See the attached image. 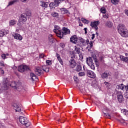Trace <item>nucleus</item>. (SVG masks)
<instances>
[{"instance_id":"1","label":"nucleus","mask_w":128,"mask_h":128,"mask_svg":"<svg viewBox=\"0 0 128 128\" xmlns=\"http://www.w3.org/2000/svg\"><path fill=\"white\" fill-rule=\"evenodd\" d=\"M1 88L2 90H8V86H12V88H18V82L15 81H12L10 84L8 82V78H4L3 79V82L0 84Z\"/></svg>"},{"instance_id":"2","label":"nucleus","mask_w":128,"mask_h":128,"mask_svg":"<svg viewBox=\"0 0 128 128\" xmlns=\"http://www.w3.org/2000/svg\"><path fill=\"white\" fill-rule=\"evenodd\" d=\"M118 30L122 38L128 37V30L124 24H119L117 27Z\"/></svg>"},{"instance_id":"3","label":"nucleus","mask_w":128,"mask_h":128,"mask_svg":"<svg viewBox=\"0 0 128 128\" xmlns=\"http://www.w3.org/2000/svg\"><path fill=\"white\" fill-rule=\"evenodd\" d=\"M28 14L26 13H22L20 16L19 20L18 22V26H20L21 28H24L23 25L24 24V22H26V20H28Z\"/></svg>"},{"instance_id":"4","label":"nucleus","mask_w":128,"mask_h":128,"mask_svg":"<svg viewBox=\"0 0 128 128\" xmlns=\"http://www.w3.org/2000/svg\"><path fill=\"white\" fill-rule=\"evenodd\" d=\"M19 122L22 124H24L26 128L30 126V122H28V118L24 116H20L19 117Z\"/></svg>"},{"instance_id":"5","label":"nucleus","mask_w":128,"mask_h":128,"mask_svg":"<svg viewBox=\"0 0 128 128\" xmlns=\"http://www.w3.org/2000/svg\"><path fill=\"white\" fill-rule=\"evenodd\" d=\"M54 30H53V32L56 34V36H58V38H62V34H60L62 30H60V26L55 25L54 26Z\"/></svg>"},{"instance_id":"6","label":"nucleus","mask_w":128,"mask_h":128,"mask_svg":"<svg viewBox=\"0 0 128 128\" xmlns=\"http://www.w3.org/2000/svg\"><path fill=\"white\" fill-rule=\"evenodd\" d=\"M46 68V66H42V68H40V67H37L35 70L36 74H37V76H40L44 72H44Z\"/></svg>"},{"instance_id":"7","label":"nucleus","mask_w":128,"mask_h":128,"mask_svg":"<svg viewBox=\"0 0 128 128\" xmlns=\"http://www.w3.org/2000/svg\"><path fill=\"white\" fill-rule=\"evenodd\" d=\"M18 70L20 72H24L26 70V72H28V70H30V68L28 67V66L26 65H21L18 66Z\"/></svg>"},{"instance_id":"8","label":"nucleus","mask_w":128,"mask_h":128,"mask_svg":"<svg viewBox=\"0 0 128 128\" xmlns=\"http://www.w3.org/2000/svg\"><path fill=\"white\" fill-rule=\"evenodd\" d=\"M100 24V21L92 22L90 26L92 28L95 30V32H96L98 30V25Z\"/></svg>"},{"instance_id":"9","label":"nucleus","mask_w":128,"mask_h":128,"mask_svg":"<svg viewBox=\"0 0 128 128\" xmlns=\"http://www.w3.org/2000/svg\"><path fill=\"white\" fill-rule=\"evenodd\" d=\"M74 52H76V54H80V48L78 47V46H74V50L71 52V54L73 57L76 56V53Z\"/></svg>"},{"instance_id":"10","label":"nucleus","mask_w":128,"mask_h":128,"mask_svg":"<svg viewBox=\"0 0 128 128\" xmlns=\"http://www.w3.org/2000/svg\"><path fill=\"white\" fill-rule=\"evenodd\" d=\"M117 94V98L118 100V102H122L124 101V96H122V94L120 92H116Z\"/></svg>"},{"instance_id":"11","label":"nucleus","mask_w":128,"mask_h":128,"mask_svg":"<svg viewBox=\"0 0 128 128\" xmlns=\"http://www.w3.org/2000/svg\"><path fill=\"white\" fill-rule=\"evenodd\" d=\"M111 74L110 71L106 70L101 74V77L102 78H108V76H110Z\"/></svg>"},{"instance_id":"12","label":"nucleus","mask_w":128,"mask_h":128,"mask_svg":"<svg viewBox=\"0 0 128 128\" xmlns=\"http://www.w3.org/2000/svg\"><path fill=\"white\" fill-rule=\"evenodd\" d=\"M70 32V30H68V28L64 27L62 28V32L61 31L60 34H62V38H64V34H68Z\"/></svg>"},{"instance_id":"13","label":"nucleus","mask_w":128,"mask_h":128,"mask_svg":"<svg viewBox=\"0 0 128 128\" xmlns=\"http://www.w3.org/2000/svg\"><path fill=\"white\" fill-rule=\"evenodd\" d=\"M87 75L88 78H96V74L92 70H88L87 71Z\"/></svg>"},{"instance_id":"14","label":"nucleus","mask_w":128,"mask_h":128,"mask_svg":"<svg viewBox=\"0 0 128 128\" xmlns=\"http://www.w3.org/2000/svg\"><path fill=\"white\" fill-rule=\"evenodd\" d=\"M12 35L15 40H22V36L18 34L14 33Z\"/></svg>"},{"instance_id":"15","label":"nucleus","mask_w":128,"mask_h":128,"mask_svg":"<svg viewBox=\"0 0 128 128\" xmlns=\"http://www.w3.org/2000/svg\"><path fill=\"white\" fill-rule=\"evenodd\" d=\"M124 88H126V86L124 85L123 84H121L120 85H117L116 86V90L118 92H119L118 90H124Z\"/></svg>"},{"instance_id":"16","label":"nucleus","mask_w":128,"mask_h":128,"mask_svg":"<svg viewBox=\"0 0 128 128\" xmlns=\"http://www.w3.org/2000/svg\"><path fill=\"white\" fill-rule=\"evenodd\" d=\"M78 36L74 35L73 36H72L70 38V40L72 42L73 44H75L78 42Z\"/></svg>"},{"instance_id":"17","label":"nucleus","mask_w":128,"mask_h":128,"mask_svg":"<svg viewBox=\"0 0 128 128\" xmlns=\"http://www.w3.org/2000/svg\"><path fill=\"white\" fill-rule=\"evenodd\" d=\"M8 34V30H2L0 31V37L2 38V36H6V34Z\"/></svg>"},{"instance_id":"18","label":"nucleus","mask_w":128,"mask_h":128,"mask_svg":"<svg viewBox=\"0 0 128 128\" xmlns=\"http://www.w3.org/2000/svg\"><path fill=\"white\" fill-rule=\"evenodd\" d=\"M86 62L88 66H90L91 64H94V61H92V57L86 58Z\"/></svg>"},{"instance_id":"19","label":"nucleus","mask_w":128,"mask_h":128,"mask_svg":"<svg viewBox=\"0 0 128 128\" xmlns=\"http://www.w3.org/2000/svg\"><path fill=\"white\" fill-rule=\"evenodd\" d=\"M60 10L63 14H66L68 16L70 14L68 10H67V9L66 8H60Z\"/></svg>"},{"instance_id":"20","label":"nucleus","mask_w":128,"mask_h":128,"mask_svg":"<svg viewBox=\"0 0 128 128\" xmlns=\"http://www.w3.org/2000/svg\"><path fill=\"white\" fill-rule=\"evenodd\" d=\"M49 6L51 10H54L56 6H58L56 4V3L54 0V2H52L50 4Z\"/></svg>"},{"instance_id":"21","label":"nucleus","mask_w":128,"mask_h":128,"mask_svg":"<svg viewBox=\"0 0 128 128\" xmlns=\"http://www.w3.org/2000/svg\"><path fill=\"white\" fill-rule=\"evenodd\" d=\"M56 57L57 58V60H58L60 64H62V66H63L64 62L62 61V58H60V54L56 53Z\"/></svg>"},{"instance_id":"22","label":"nucleus","mask_w":128,"mask_h":128,"mask_svg":"<svg viewBox=\"0 0 128 128\" xmlns=\"http://www.w3.org/2000/svg\"><path fill=\"white\" fill-rule=\"evenodd\" d=\"M69 62L70 66L72 68H74V66H76V61L74 60H70Z\"/></svg>"},{"instance_id":"23","label":"nucleus","mask_w":128,"mask_h":128,"mask_svg":"<svg viewBox=\"0 0 128 128\" xmlns=\"http://www.w3.org/2000/svg\"><path fill=\"white\" fill-rule=\"evenodd\" d=\"M120 60H122V62H125L128 64V57H124L122 55H120Z\"/></svg>"},{"instance_id":"24","label":"nucleus","mask_w":128,"mask_h":128,"mask_svg":"<svg viewBox=\"0 0 128 128\" xmlns=\"http://www.w3.org/2000/svg\"><path fill=\"white\" fill-rule=\"evenodd\" d=\"M30 76L31 79L32 80H38V78L35 75V74H34V73H30Z\"/></svg>"},{"instance_id":"25","label":"nucleus","mask_w":128,"mask_h":128,"mask_svg":"<svg viewBox=\"0 0 128 128\" xmlns=\"http://www.w3.org/2000/svg\"><path fill=\"white\" fill-rule=\"evenodd\" d=\"M14 110H16V112H20V106H18V105L17 104H14Z\"/></svg>"},{"instance_id":"26","label":"nucleus","mask_w":128,"mask_h":128,"mask_svg":"<svg viewBox=\"0 0 128 128\" xmlns=\"http://www.w3.org/2000/svg\"><path fill=\"white\" fill-rule=\"evenodd\" d=\"M50 16H52L53 18H58V13L56 12H51Z\"/></svg>"},{"instance_id":"27","label":"nucleus","mask_w":128,"mask_h":128,"mask_svg":"<svg viewBox=\"0 0 128 128\" xmlns=\"http://www.w3.org/2000/svg\"><path fill=\"white\" fill-rule=\"evenodd\" d=\"M16 22L17 21L14 20H10L9 22V26H14L16 24Z\"/></svg>"},{"instance_id":"28","label":"nucleus","mask_w":128,"mask_h":128,"mask_svg":"<svg viewBox=\"0 0 128 128\" xmlns=\"http://www.w3.org/2000/svg\"><path fill=\"white\" fill-rule=\"evenodd\" d=\"M48 40H49V42H50L51 44L54 43V37H52V34H49Z\"/></svg>"},{"instance_id":"29","label":"nucleus","mask_w":128,"mask_h":128,"mask_svg":"<svg viewBox=\"0 0 128 128\" xmlns=\"http://www.w3.org/2000/svg\"><path fill=\"white\" fill-rule=\"evenodd\" d=\"M112 23L110 21H108L106 24V26H108V28H112Z\"/></svg>"},{"instance_id":"30","label":"nucleus","mask_w":128,"mask_h":128,"mask_svg":"<svg viewBox=\"0 0 128 128\" xmlns=\"http://www.w3.org/2000/svg\"><path fill=\"white\" fill-rule=\"evenodd\" d=\"M121 112L122 114H124V116H127V114H128V111L126 109H122L121 110Z\"/></svg>"},{"instance_id":"31","label":"nucleus","mask_w":128,"mask_h":128,"mask_svg":"<svg viewBox=\"0 0 128 128\" xmlns=\"http://www.w3.org/2000/svg\"><path fill=\"white\" fill-rule=\"evenodd\" d=\"M76 72H80L82 70V66L80 64L77 65L76 66Z\"/></svg>"},{"instance_id":"32","label":"nucleus","mask_w":128,"mask_h":128,"mask_svg":"<svg viewBox=\"0 0 128 128\" xmlns=\"http://www.w3.org/2000/svg\"><path fill=\"white\" fill-rule=\"evenodd\" d=\"M81 20H82V22H84V24H88V22H90L88 20H86L84 18H82Z\"/></svg>"},{"instance_id":"33","label":"nucleus","mask_w":128,"mask_h":128,"mask_svg":"<svg viewBox=\"0 0 128 128\" xmlns=\"http://www.w3.org/2000/svg\"><path fill=\"white\" fill-rule=\"evenodd\" d=\"M64 0H54V2H56V4H57L58 6H60V2H62Z\"/></svg>"},{"instance_id":"34","label":"nucleus","mask_w":128,"mask_h":128,"mask_svg":"<svg viewBox=\"0 0 128 128\" xmlns=\"http://www.w3.org/2000/svg\"><path fill=\"white\" fill-rule=\"evenodd\" d=\"M104 84L106 86V88H110V84L108 82H104Z\"/></svg>"},{"instance_id":"35","label":"nucleus","mask_w":128,"mask_h":128,"mask_svg":"<svg viewBox=\"0 0 128 128\" xmlns=\"http://www.w3.org/2000/svg\"><path fill=\"white\" fill-rule=\"evenodd\" d=\"M104 116L106 118H111L112 116L108 113H104Z\"/></svg>"},{"instance_id":"36","label":"nucleus","mask_w":128,"mask_h":128,"mask_svg":"<svg viewBox=\"0 0 128 128\" xmlns=\"http://www.w3.org/2000/svg\"><path fill=\"white\" fill-rule=\"evenodd\" d=\"M100 11L102 14H106V9L105 8H100Z\"/></svg>"},{"instance_id":"37","label":"nucleus","mask_w":128,"mask_h":128,"mask_svg":"<svg viewBox=\"0 0 128 128\" xmlns=\"http://www.w3.org/2000/svg\"><path fill=\"white\" fill-rule=\"evenodd\" d=\"M118 2H120V0H111V2H112L113 4H118Z\"/></svg>"},{"instance_id":"38","label":"nucleus","mask_w":128,"mask_h":128,"mask_svg":"<svg viewBox=\"0 0 128 128\" xmlns=\"http://www.w3.org/2000/svg\"><path fill=\"white\" fill-rule=\"evenodd\" d=\"M79 40L80 42V44H84L86 42V40L82 38V37L79 38Z\"/></svg>"},{"instance_id":"39","label":"nucleus","mask_w":128,"mask_h":128,"mask_svg":"<svg viewBox=\"0 0 128 128\" xmlns=\"http://www.w3.org/2000/svg\"><path fill=\"white\" fill-rule=\"evenodd\" d=\"M14 2H16V0H14L13 1H10L8 2V6H12Z\"/></svg>"},{"instance_id":"40","label":"nucleus","mask_w":128,"mask_h":128,"mask_svg":"<svg viewBox=\"0 0 128 128\" xmlns=\"http://www.w3.org/2000/svg\"><path fill=\"white\" fill-rule=\"evenodd\" d=\"M92 41H91L89 42V45H88V46L87 47V48H92Z\"/></svg>"},{"instance_id":"41","label":"nucleus","mask_w":128,"mask_h":128,"mask_svg":"<svg viewBox=\"0 0 128 128\" xmlns=\"http://www.w3.org/2000/svg\"><path fill=\"white\" fill-rule=\"evenodd\" d=\"M41 6L42 8H46L48 6V5L46 4V3L45 2H42Z\"/></svg>"},{"instance_id":"42","label":"nucleus","mask_w":128,"mask_h":128,"mask_svg":"<svg viewBox=\"0 0 128 128\" xmlns=\"http://www.w3.org/2000/svg\"><path fill=\"white\" fill-rule=\"evenodd\" d=\"M78 74L79 76H86V73L84 72H80Z\"/></svg>"},{"instance_id":"43","label":"nucleus","mask_w":128,"mask_h":128,"mask_svg":"<svg viewBox=\"0 0 128 128\" xmlns=\"http://www.w3.org/2000/svg\"><path fill=\"white\" fill-rule=\"evenodd\" d=\"M46 64L47 66H52V61L50 60H46Z\"/></svg>"},{"instance_id":"44","label":"nucleus","mask_w":128,"mask_h":128,"mask_svg":"<svg viewBox=\"0 0 128 128\" xmlns=\"http://www.w3.org/2000/svg\"><path fill=\"white\" fill-rule=\"evenodd\" d=\"M102 16L104 18H108V14H106V13L103 14Z\"/></svg>"},{"instance_id":"45","label":"nucleus","mask_w":128,"mask_h":128,"mask_svg":"<svg viewBox=\"0 0 128 128\" xmlns=\"http://www.w3.org/2000/svg\"><path fill=\"white\" fill-rule=\"evenodd\" d=\"M89 66L90 67V68H92V70H94L95 67L94 64V63H92V64Z\"/></svg>"},{"instance_id":"46","label":"nucleus","mask_w":128,"mask_h":128,"mask_svg":"<svg viewBox=\"0 0 128 128\" xmlns=\"http://www.w3.org/2000/svg\"><path fill=\"white\" fill-rule=\"evenodd\" d=\"M1 57L2 58V60H6L7 58L6 54H4L1 55Z\"/></svg>"},{"instance_id":"47","label":"nucleus","mask_w":128,"mask_h":128,"mask_svg":"<svg viewBox=\"0 0 128 128\" xmlns=\"http://www.w3.org/2000/svg\"><path fill=\"white\" fill-rule=\"evenodd\" d=\"M0 66H6L4 62L2 61L0 62Z\"/></svg>"},{"instance_id":"48","label":"nucleus","mask_w":128,"mask_h":128,"mask_svg":"<svg viewBox=\"0 0 128 128\" xmlns=\"http://www.w3.org/2000/svg\"><path fill=\"white\" fill-rule=\"evenodd\" d=\"M39 58H44V54H40V56H39Z\"/></svg>"},{"instance_id":"49","label":"nucleus","mask_w":128,"mask_h":128,"mask_svg":"<svg viewBox=\"0 0 128 128\" xmlns=\"http://www.w3.org/2000/svg\"><path fill=\"white\" fill-rule=\"evenodd\" d=\"M0 71L1 72L2 74H4V71L2 70V68H0Z\"/></svg>"},{"instance_id":"50","label":"nucleus","mask_w":128,"mask_h":128,"mask_svg":"<svg viewBox=\"0 0 128 128\" xmlns=\"http://www.w3.org/2000/svg\"><path fill=\"white\" fill-rule=\"evenodd\" d=\"M94 58V62L96 64V66H98V60H96V58Z\"/></svg>"},{"instance_id":"51","label":"nucleus","mask_w":128,"mask_h":128,"mask_svg":"<svg viewBox=\"0 0 128 128\" xmlns=\"http://www.w3.org/2000/svg\"><path fill=\"white\" fill-rule=\"evenodd\" d=\"M20 2H28L30 0H20Z\"/></svg>"},{"instance_id":"52","label":"nucleus","mask_w":128,"mask_h":128,"mask_svg":"<svg viewBox=\"0 0 128 128\" xmlns=\"http://www.w3.org/2000/svg\"><path fill=\"white\" fill-rule=\"evenodd\" d=\"M44 72H50V68H46L44 70Z\"/></svg>"},{"instance_id":"53","label":"nucleus","mask_w":128,"mask_h":128,"mask_svg":"<svg viewBox=\"0 0 128 128\" xmlns=\"http://www.w3.org/2000/svg\"><path fill=\"white\" fill-rule=\"evenodd\" d=\"M124 96L126 98H128V91H127L125 94H124Z\"/></svg>"},{"instance_id":"54","label":"nucleus","mask_w":128,"mask_h":128,"mask_svg":"<svg viewBox=\"0 0 128 128\" xmlns=\"http://www.w3.org/2000/svg\"><path fill=\"white\" fill-rule=\"evenodd\" d=\"M87 30H88V28H84V34H88V31H87Z\"/></svg>"},{"instance_id":"55","label":"nucleus","mask_w":128,"mask_h":128,"mask_svg":"<svg viewBox=\"0 0 128 128\" xmlns=\"http://www.w3.org/2000/svg\"><path fill=\"white\" fill-rule=\"evenodd\" d=\"M78 54L80 58H81V60H82L84 58V56H82V54L80 53Z\"/></svg>"},{"instance_id":"56","label":"nucleus","mask_w":128,"mask_h":128,"mask_svg":"<svg viewBox=\"0 0 128 128\" xmlns=\"http://www.w3.org/2000/svg\"><path fill=\"white\" fill-rule=\"evenodd\" d=\"M60 46L62 48H64V43L60 44Z\"/></svg>"},{"instance_id":"57","label":"nucleus","mask_w":128,"mask_h":128,"mask_svg":"<svg viewBox=\"0 0 128 128\" xmlns=\"http://www.w3.org/2000/svg\"><path fill=\"white\" fill-rule=\"evenodd\" d=\"M95 34H92V40H94V38Z\"/></svg>"},{"instance_id":"58","label":"nucleus","mask_w":128,"mask_h":128,"mask_svg":"<svg viewBox=\"0 0 128 128\" xmlns=\"http://www.w3.org/2000/svg\"><path fill=\"white\" fill-rule=\"evenodd\" d=\"M97 32H98V30L96 31V35L97 36H98V33Z\"/></svg>"},{"instance_id":"59","label":"nucleus","mask_w":128,"mask_h":128,"mask_svg":"<svg viewBox=\"0 0 128 128\" xmlns=\"http://www.w3.org/2000/svg\"><path fill=\"white\" fill-rule=\"evenodd\" d=\"M6 56H10V54H8V53L5 54Z\"/></svg>"},{"instance_id":"60","label":"nucleus","mask_w":128,"mask_h":128,"mask_svg":"<svg viewBox=\"0 0 128 128\" xmlns=\"http://www.w3.org/2000/svg\"><path fill=\"white\" fill-rule=\"evenodd\" d=\"M125 56H127L126 58H128V53H126V54H125Z\"/></svg>"},{"instance_id":"61","label":"nucleus","mask_w":128,"mask_h":128,"mask_svg":"<svg viewBox=\"0 0 128 128\" xmlns=\"http://www.w3.org/2000/svg\"><path fill=\"white\" fill-rule=\"evenodd\" d=\"M79 26H82V24H79Z\"/></svg>"},{"instance_id":"62","label":"nucleus","mask_w":128,"mask_h":128,"mask_svg":"<svg viewBox=\"0 0 128 128\" xmlns=\"http://www.w3.org/2000/svg\"><path fill=\"white\" fill-rule=\"evenodd\" d=\"M86 42H90V40H88V39H87Z\"/></svg>"},{"instance_id":"63","label":"nucleus","mask_w":128,"mask_h":128,"mask_svg":"<svg viewBox=\"0 0 128 128\" xmlns=\"http://www.w3.org/2000/svg\"><path fill=\"white\" fill-rule=\"evenodd\" d=\"M28 16H32V14L29 13Z\"/></svg>"},{"instance_id":"64","label":"nucleus","mask_w":128,"mask_h":128,"mask_svg":"<svg viewBox=\"0 0 128 128\" xmlns=\"http://www.w3.org/2000/svg\"><path fill=\"white\" fill-rule=\"evenodd\" d=\"M84 68V66H83Z\"/></svg>"}]
</instances>
